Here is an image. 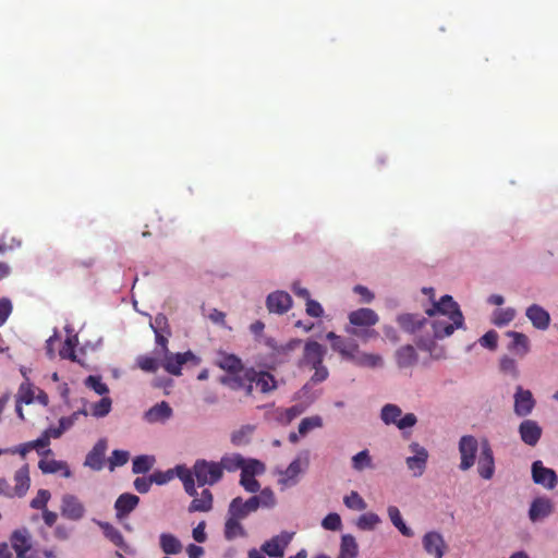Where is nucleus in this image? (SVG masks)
<instances>
[{"mask_svg": "<svg viewBox=\"0 0 558 558\" xmlns=\"http://www.w3.org/2000/svg\"><path fill=\"white\" fill-rule=\"evenodd\" d=\"M427 319L418 314H402L397 318L400 327L409 332L416 335V345L429 352V354L439 359L444 356V350H437L435 340L449 337L458 328L464 325H457V319H448L438 315L429 316Z\"/></svg>", "mask_w": 558, "mask_h": 558, "instance_id": "1", "label": "nucleus"}, {"mask_svg": "<svg viewBox=\"0 0 558 558\" xmlns=\"http://www.w3.org/2000/svg\"><path fill=\"white\" fill-rule=\"evenodd\" d=\"M194 474L198 486H213L223 477L220 464L216 461H208L205 459H198L195 461Z\"/></svg>", "mask_w": 558, "mask_h": 558, "instance_id": "2", "label": "nucleus"}, {"mask_svg": "<svg viewBox=\"0 0 558 558\" xmlns=\"http://www.w3.org/2000/svg\"><path fill=\"white\" fill-rule=\"evenodd\" d=\"M428 316H441L448 319H457V325H464V317L458 303L451 295H444L438 302H434L432 307L426 310Z\"/></svg>", "mask_w": 558, "mask_h": 558, "instance_id": "3", "label": "nucleus"}, {"mask_svg": "<svg viewBox=\"0 0 558 558\" xmlns=\"http://www.w3.org/2000/svg\"><path fill=\"white\" fill-rule=\"evenodd\" d=\"M402 410L400 407L387 403L381 408L380 418L386 425H396L399 429L404 430L405 428L413 427L417 417L413 413H408L400 418Z\"/></svg>", "mask_w": 558, "mask_h": 558, "instance_id": "4", "label": "nucleus"}, {"mask_svg": "<svg viewBox=\"0 0 558 558\" xmlns=\"http://www.w3.org/2000/svg\"><path fill=\"white\" fill-rule=\"evenodd\" d=\"M219 381L231 390L243 391L245 397L253 396L254 377L250 374V368L233 375L221 376Z\"/></svg>", "mask_w": 558, "mask_h": 558, "instance_id": "5", "label": "nucleus"}, {"mask_svg": "<svg viewBox=\"0 0 558 558\" xmlns=\"http://www.w3.org/2000/svg\"><path fill=\"white\" fill-rule=\"evenodd\" d=\"M478 450V441L472 435L462 436L459 440V452L461 457L460 470L466 471L471 469L476 459V452Z\"/></svg>", "mask_w": 558, "mask_h": 558, "instance_id": "6", "label": "nucleus"}, {"mask_svg": "<svg viewBox=\"0 0 558 558\" xmlns=\"http://www.w3.org/2000/svg\"><path fill=\"white\" fill-rule=\"evenodd\" d=\"M478 475L484 480L493 478L495 474V458L487 439L481 441V452L477 461Z\"/></svg>", "mask_w": 558, "mask_h": 558, "instance_id": "7", "label": "nucleus"}, {"mask_svg": "<svg viewBox=\"0 0 558 558\" xmlns=\"http://www.w3.org/2000/svg\"><path fill=\"white\" fill-rule=\"evenodd\" d=\"M409 449L413 456L405 459L407 466L414 476H421L426 469L428 451L418 442L410 444Z\"/></svg>", "mask_w": 558, "mask_h": 558, "instance_id": "8", "label": "nucleus"}, {"mask_svg": "<svg viewBox=\"0 0 558 558\" xmlns=\"http://www.w3.org/2000/svg\"><path fill=\"white\" fill-rule=\"evenodd\" d=\"M293 534L282 532L266 541L262 545V551L271 558H283L284 550L292 541Z\"/></svg>", "mask_w": 558, "mask_h": 558, "instance_id": "9", "label": "nucleus"}, {"mask_svg": "<svg viewBox=\"0 0 558 558\" xmlns=\"http://www.w3.org/2000/svg\"><path fill=\"white\" fill-rule=\"evenodd\" d=\"M326 349L317 341H307L304 345L302 359L299 362L300 367H316L323 363Z\"/></svg>", "mask_w": 558, "mask_h": 558, "instance_id": "10", "label": "nucleus"}, {"mask_svg": "<svg viewBox=\"0 0 558 558\" xmlns=\"http://www.w3.org/2000/svg\"><path fill=\"white\" fill-rule=\"evenodd\" d=\"M532 478L537 485L547 489H554L557 486L558 477L553 469L544 466L543 462L537 460L532 463Z\"/></svg>", "mask_w": 558, "mask_h": 558, "instance_id": "11", "label": "nucleus"}, {"mask_svg": "<svg viewBox=\"0 0 558 558\" xmlns=\"http://www.w3.org/2000/svg\"><path fill=\"white\" fill-rule=\"evenodd\" d=\"M535 399L530 390H525L521 386L517 387L513 411L518 416L525 417L530 415L535 408Z\"/></svg>", "mask_w": 558, "mask_h": 558, "instance_id": "12", "label": "nucleus"}, {"mask_svg": "<svg viewBox=\"0 0 558 558\" xmlns=\"http://www.w3.org/2000/svg\"><path fill=\"white\" fill-rule=\"evenodd\" d=\"M518 433L525 445L535 447L543 435V428L536 421L527 418L520 423Z\"/></svg>", "mask_w": 558, "mask_h": 558, "instance_id": "13", "label": "nucleus"}, {"mask_svg": "<svg viewBox=\"0 0 558 558\" xmlns=\"http://www.w3.org/2000/svg\"><path fill=\"white\" fill-rule=\"evenodd\" d=\"M422 544L424 550L434 558H442L447 549L442 535L436 531L427 532L422 538Z\"/></svg>", "mask_w": 558, "mask_h": 558, "instance_id": "14", "label": "nucleus"}, {"mask_svg": "<svg viewBox=\"0 0 558 558\" xmlns=\"http://www.w3.org/2000/svg\"><path fill=\"white\" fill-rule=\"evenodd\" d=\"M61 514L69 520L78 521L85 515V507L76 496L65 494L61 501Z\"/></svg>", "mask_w": 558, "mask_h": 558, "instance_id": "15", "label": "nucleus"}, {"mask_svg": "<svg viewBox=\"0 0 558 558\" xmlns=\"http://www.w3.org/2000/svg\"><path fill=\"white\" fill-rule=\"evenodd\" d=\"M327 340L330 341L331 349L338 352L342 359L349 361L354 352H357V343L352 339H345L341 336L336 335L333 331H329L326 335Z\"/></svg>", "mask_w": 558, "mask_h": 558, "instance_id": "16", "label": "nucleus"}, {"mask_svg": "<svg viewBox=\"0 0 558 558\" xmlns=\"http://www.w3.org/2000/svg\"><path fill=\"white\" fill-rule=\"evenodd\" d=\"M348 318L350 324L353 326L352 328L373 327L379 320L377 313L374 310L367 307L352 311Z\"/></svg>", "mask_w": 558, "mask_h": 558, "instance_id": "17", "label": "nucleus"}, {"mask_svg": "<svg viewBox=\"0 0 558 558\" xmlns=\"http://www.w3.org/2000/svg\"><path fill=\"white\" fill-rule=\"evenodd\" d=\"M11 546L19 558H26L32 548V535L27 529L15 530L10 537Z\"/></svg>", "mask_w": 558, "mask_h": 558, "instance_id": "18", "label": "nucleus"}, {"mask_svg": "<svg viewBox=\"0 0 558 558\" xmlns=\"http://www.w3.org/2000/svg\"><path fill=\"white\" fill-rule=\"evenodd\" d=\"M267 308L270 313L284 314L292 306V299L284 291H276L267 296Z\"/></svg>", "mask_w": 558, "mask_h": 558, "instance_id": "19", "label": "nucleus"}, {"mask_svg": "<svg viewBox=\"0 0 558 558\" xmlns=\"http://www.w3.org/2000/svg\"><path fill=\"white\" fill-rule=\"evenodd\" d=\"M163 368L171 375L179 376L181 375L182 365L185 364L189 360H191L194 355L192 352L187 351L185 353H177L172 354L168 352L162 355Z\"/></svg>", "mask_w": 558, "mask_h": 558, "instance_id": "20", "label": "nucleus"}, {"mask_svg": "<svg viewBox=\"0 0 558 558\" xmlns=\"http://www.w3.org/2000/svg\"><path fill=\"white\" fill-rule=\"evenodd\" d=\"M553 510L554 504L549 498L537 497L530 506L529 518L532 522H536L550 515Z\"/></svg>", "mask_w": 558, "mask_h": 558, "instance_id": "21", "label": "nucleus"}, {"mask_svg": "<svg viewBox=\"0 0 558 558\" xmlns=\"http://www.w3.org/2000/svg\"><path fill=\"white\" fill-rule=\"evenodd\" d=\"M257 509V498L252 496L244 501L241 497H235L229 504L228 513H234L235 517L245 519L250 513L255 512Z\"/></svg>", "mask_w": 558, "mask_h": 558, "instance_id": "22", "label": "nucleus"}, {"mask_svg": "<svg viewBox=\"0 0 558 558\" xmlns=\"http://www.w3.org/2000/svg\"><path fill=\"white\" fill-rule=\"evenodd\" d=\"M107 450V441L99 439L87 453L84 464L92 470L100 471L104 468V459Z\"/></svg>", "mask_w": 558, "mask_h": 558, "instance_id": "23", "label": "nucleus"}, {"mask_svg": "<svg viewBox=\"0 0 558 558\" xmlns=\"http://www.w3.org/2000/svg\"><path fill=\"white\" fill-rule=\"evenodd\" d=\"M250 374L254 377V387L262 393L266 395L277 389V380L270 373L251 367Z\"/></svg>", "mask_w": 558, "mask_h": 558, "instance_id": "24", "label": "nucleus"}, {"mask_svg": "<svg viewBox=\"0 0 558 558\" xmlns=\"http://www.w3.org/2000/svg\"><path fill=\"white\" fill-rule=\"evenodd\" d=\"M512 341L508 344V350L519 357H524L531 350L530 339L526 335L518 331H507Z\"/></svg>", "mask_w": 558, "mask_h": 558, "instance_id": "25", "label": "nucleus"}, {"mask_svg": "<svg viewBox=\"0 0 558 558\" xmlns=\"http://www.w3.org/2000/svg\"><path fill=\"white\" fill-rule=\"evenodd\" d=\"M525 315L536 329L546 330L549 327L550 315L542 306L532 304L526 308Z\"/></svg>", "mask_w": 558, "mask_h": 558, "instance_id": "26", "label": "nucleus"}, {"mask_svg": "<svg viewBox=\"0 0 558 558\" xmlns=\"http://www.w3.org/2000/svg\"><path fill=\"white\" fill-rule=\"evenodd\" d=\"M349 361L359 367L377 368L384 365L381 355L362 352L359 347L357 352H354Z\"/></svg>", "mask_w": 558, "mask_h": 558, "instance_id": "27", "label": "nucleus"}, {"mask_svg": "<svg viewBox=\"0 0 558 558\" xmlns=\"http://www.w3.org/2000/svg\"><path fill=\"white\" fill-rule=\"evenodd\" d=\"M243 518L235 517L234 513H228L225 522L223 535L227 541H233L236 537H245L246 531L241 524Z\"/></svg>", "mask_w": 558, "mask_h": 558, "instance_id": "28", "label": "nucleus"}, {"mask_svg": "<svg viewBox=\"0 0 558 558\" xmlns=\"http://www.w3.org/2000/svg\"><path fill=\"white\" fill-rule=\"evenodd\" d=\"M172 413L173 411L169 403L161 401L146 411L144 417L148 423L165 422L172 416Z\"/></svg>", "mask_w": 558, "mask_h": 558, "instance_id": "29", "label": "nucleus"}, {"mask_svg": "<svg viewBox=\"0 0 558 558\" xmlns=\"http://www.w3.org/2000/svg\"><path fill=\"white\" fill-rule=\"evenodd\" d=\"M140 502L136 495L124 493L118 497L114 504L118 518H124L132 512Z\"/></svg>", "mask_w": 558, "mask_h": 558, "instance_id": "30", "label": "nucleus"}, {"mask_svg": "<svg viewBox=\"0 0 558 558\" xmlns=\"http://www.w3.org/2000/svg\"><path fill=\"white\" fill-rule=\"evenodd\" d=\"M13 496L23 497L29 489L31 478L28 464H24L14 474Z\"/></svg>", "mask_w": 558, "mask_h": 558, "instance_id": "31", "label": "nucleus"}, {"mask_svg": "<svg viewBox=\"0 0 558 558\" xmlns=\"http://www.w3.org/2000/svg\"><path fill=\"white\" fill-rule=\"evenodd\" d=\"M98 524L101 527L104 535L110 542H112L117 547L121 548L126 554L132 553L130 546L125 543L123 535L117 527L108 522H99Z\"/></svg>", "mask_w": 558, "mask_h": 558, "instance_id": "32", "label": "nucleus"}, {"mask_svg": "<svg viewBox=\"0 0 558 558\" xmlns=\"http://www.w3.org/2000/svg\"><path fill=\"white\" fill-rule=\"evenodd\" d=\"M38 468L40 469V471L44 473V474H53V473H58V472H62V476L64 477H71L72 475V472L68 465L66 462L64 461H59V460H46V459H41L38 463Z\"/></svg>", "mask_w": 558, "mask_h": 558, "instance_id": "33", "label": "nucleus"}, {"mask_svg": "<svg viewBox=\"0 0 558 558\" xmlns=\"http://www.w3.org/2000/svg\"><path fill=\"white\" fill-rule=\"evenodd\" d=\"M396 361L400 368L413 366L417 362V353L411 344L403 345L396 351Z\"/></svg>", "mask_w": 558, "mask_h": 558, "instance_id": "34", "label": "nucleus"}, {"mask_svg": "<svg viewBox=\"0 0 558 558\" xmlns=\"http://www.w3.org/2000/svg\"><path fill=\"white\" fill-rule=\"evenodd\" d=\"M194 499L189 506V512H207L213 508V494L209 489H204L201 497L193 496Z\"/></svg>", "mask_w": 558, "mask_h": 558, "instance_id": "35", "label": "nucleus"}, {"mask_svg": "<svg viewBox=\"0 0 558 558\" xmlns=\"http://www.w3.org/2000/svg\"><path fill=\"white\" fill-rule=\"evenodd\" d=\"M217 365L233 375L244 369L242 361L234 354H221L217 361Z\"/></svg>", "mask_w": 558, "mask_h": 558, "instance_id": "36", "label": "nucleus"}, {"mask_svg": "<svg viewBox=\"0 0 558 558\" xmlns=\"http://www.w3.org/2000/svg\"><path fill=\"white\" fill-rule=\"evenodd\" d=\"M161 550L167 555H177L182 551V544L178 537L171 533H161L159 536Z\"/></svg>", "mask_w": 558, "mask_h": 558, "instance_id": "37", "label": "nucleus"}, {"mask_svg": "<svg viewBox=\"0 0 558 558\" xmlns=\"http://www.w3.org/2000/svg\"><path fill=\"white\" fill-rule=\"evenodd\" d=\"M177 475L182 481L186 494L190 496H196L197 490L195 488L196 478L194 474V466L192 469L178 466Z\"/></svg>", "mask_w": 558, "mask_h": 558, "instance_id": "38", "label": "nucleus"}, {"mask_svg": "<svg viewBox=\"0 0 558 558\" xmlns=\"http://www.w3.org/2000/svg\"><path fill=\"white\" fill-rule=\"evenodd\" d=\"M388 517L391 523L395 525L398 531L407 537L413 536V531L404 523L401 512L396 506H389L387 509Z\"/></svg>", "mask_w": 558, "mask_h": 558, "instance_id": "39", "label": "nucleus"}, {"mask_svg": "<svg viewBox=\"0 0 558 558\" xmlns=\"http://www.w3.org/2000/svg\"><path fill=\"white\" fill-rule=\"evenodd\" d=\"M359 553L357 543L353 535L345 534L341 538L340 553L337 558H356Z\"/></svg>", "mask_w": 558, "mask_h": 558, "instance_id": "40", "label": "nucleus"}, {"mask_svg": "<svg viewBox=\"0 0 558 558\" xmlns=\"http://www.w3.org/2000/svg\"><path fill=\"white\" fill-rule=\"evenodd\" d=\"M244 458L240 453H231L225 454L218 464H220L221 473L223 474V471L235 472L241 470Z\"/></svg>", "mask_w": 558, "mask_h": 558, "instance_id": "41", "label": "nucleus"}, {"mask_svg": "<svg viewBox=\"0 0 558 558\" xmlns=\"http://www.w3.org/2000/svg\"><path fill=\"white\" fill-rule=\"evenodd\" d=\"M255 430V426L247 424L241 426L239 429L234 430L231 434V442L234 446H244L247 445L251 440V437Z\"/></svg>", "mask_w": 558, "mask_h": 558, "instance_id": "42", "label": "nucleus"}, {"mask_svg": "<svg viewBox=\"0 0 558 558\" xmlns=\"http://www.w3.org/2000/svg\"><path fill=\"white\" fill-rule=\"evenodd\" d=\"M352 468L355 471H363L365 469H372L373 468V461L372 457L369 454V451L367 449L360 451L355 456L352 457Z\"/></svg>", "mask_w": 558, "mask_h": 558, "instance_id": "43", "label": "nucleus"}, {"mask_svg": "<svg viewBox=\"0 0 558 558\" xmlns=\"http://www.w3.org/2000/svg\"><path fill=\"white\" fill-rule=\"evenodd\" d=\"M265 471V464L256 459H244L243 465L241 466V474L251 476L260 475Z\"/></svg>", "mask_w": 558, "mask_h": 558, "instance_id": "44", "label": "nucleus"}, {"mask_svg": "<svg viewBox=\"0 0 558 558\" xmlns=\"http://www.w3.org/2000/svg\"><path fill=\"white\" fill-rule=\"evenodd\" d=\"M381 522L378 514L374 512H367L362 514L356 522V526L362 531L374 530Z\"/></svg>", "mask_w": 558, "mask_h": 558, "instance_id": "45", "label": "nucleus"}, {"mask_svg": "<svg viewBox=\"0 0 558 558\" xmlns=\"http://www.w3.org/2000/svg\"><path fill=\"white\" fill-rule=\"evenodd\" d=\"M112 408L111 398L104 396L98 402L92 405L90 414L95 417H105L108 415Z\"/></svg>", "mask_w": 558, "mask_h": 558, "instance_id": "46", "label": "nucleus"}, {"mask_svg": "<svg viewBox=\"0 0 558 558\" xmlns=\"http://www.w3.org/2000/svg\"><path fill=\"white\" fill-rule=\"evenodd\" d=\"M84 385L94 390L99 396H106L109 392L107 384H105L100 376L89 375L85 378Z\"/></svg>", "mask_w": 558, "mask_h": 558, "instance_id": "47", "label": "nucleus"}, {"mask_svg": "<svg viewBox=\"0 0 558 558\" xmlns=\"http://www.w3.org/2000/svg\"><path fill=\"white\" fill-rule=\"evenodd\" d=\"M154 463V457L138 456L133 460L132 471L135 474L146 473L153 468Z\"/></svg>", "mask_w": 558, "mask_h": 558, "instance_id": "48", "label": "nucleus"}, {"mask_svg": "<svg viewBox=\"0 0 558 558\" xmlns=\"http://www.w3.org/2000/svg\"><path fill=\"white\" fill-rule=\"evenodd\" d=\"M345 331L349 335L354 336L364 342H367L368 340L375 339L378 337V332L375 329H372L371 327H359V328L347 327Z\"/></svg>", "mask_w": 558, "mask_h": 558, "instance_id": "49", "label": "nucleus"}, {"mask_svg": "<svg viewBox=\"0 0 558 558\" xmlns=\"http://www.w3.org/2000/svg\"><path fill=\"white\" fill-rule=\"evenodd\" d=\"M343 502L344 505L349 508V509H352V510H359V511H362V510H365L367 505L366 502L364 501V499L359 495L357 492H351L349 495H347L344 498H343Z\"/></svg>", "mask_w": 558, "mask_h": 558, "instance_id": "50", "label": "nucleus"}, {"mask_svg": "<svg viewBox=\"0 0 558 558\" xmlns=\"http://www.w3.org/2000/svg\"><path fill=\"white\" fill-rule=\"evenodd\" d=\"M499 366H500V371L504 374L510 375L513 378H518L519 377L518 365H517V362H515V360L513 357H510L508 355H504L500 359V365Z\"/></svg>", "mask_w": 558, "mask_h": 558, "instance_id": "51", "label": "nucleus"}, {"mask_svg": "<svg viewBox=\"0 0 558 558\" xmlns=\"http://www.w3.org/2000/svg\"><path fill=\"white\" fill-rule=\"evenodd\" d=\"M322 426H323V420L320 416L315 415V416L305 417L299 424V433L301 435H305L310 430L317 428V427H322Z\"/></svg>", "mask_w": 558, "mask_h": 558, "instance_id": "52", "label": "nucleus"}, {"mask_svg": "<svg viewBox=\"0 0 558 558\" xmlns=\"http://www.w3.org/2000/svg\"><path fill=\"white\" fill-rule=\"evenodd\" d=\"M136 364L142 371L147 373H155L159 367L157 359L148 355H140L136 359Z\"/></svg>", "mask_w": 558, "mask_h": 558, "instance_id": "53", "label": "nucleus"}, {"mask_svg": "<svg viewBox=\"0 0 558 558\" xmlns=\"http://www.w3.org/2000/svg\"><path fill=\"white\" fill-rule=\"evenodd\" d=\"M253 497L257 498L258 508H272L276 505V497L270 488H264L260 490L259 495H255Z\"/></svg>", "mask_w": 558, "mask_h": 558, "instance_id": "54", "label": "nucleus"}, {"mask_svg": "<svg viewBox=\"0 0 558 558\" xmlns=\"http://www.w3.org/2000/svg\"><path fill=\"white\" fill-rule=\"evenodd\" d=\"M268 345L279 355H288L291 351H293L298 345L301 344L300 339H292L286 344L277 345L274 340H269Z\"/></svg>", "mask_w": 558, "mask_h": 558, "instance_id": "55", "label": "nucleus"}, {"mask_svg": "<svg viewBox=\"0 0 558 558\" xmlns=\"http://www.w3.org/2000/svg\"><path fill=\"white\" fill-rule=\"evenodd\" d=\"M515 316L513 308L498 310L494 313V324L497 326H505L509 324Z\"/></svg>", "mask_w": 558, "mask_h": 558, "instance_id": "56", "label": "nucleus"}, {"mask_svg": "<svg viewBox=\"0 0 558 558\" xmlns=\"http://www.w3.org/2000/svg\"><path fill=\"white\" fill-rule=\"evenodd\" d=\"M130 458V453L125 450H113L109 458V469L112 471L117 466L124 465Z\"/></svg>", "mask_w": 558, "mask_h": 558, "instance_id": "57", "label": "nucleus"}, {"mask_svg": "<svg viewBox=\"0 0 558 558\" xmlns=\"http://www.w3.org/2000/svg\"><path fill=\"white\" fill-rule=\"evenodd\" d=\"M50 492L47 489H39L37 495L32 499L31 507L33 509L43 510L47 508V504L50 499Z\"/></svg>", "mask_w": 558, "mask_h": 558, "instance_id": "58", "label": "nucleus"}, {"mask_svg": "<svg viewBox=\"0 0 558 558\" xmlns=\"http://www.w3.org/2000/svg\"><path fill=\"white\" fill-rule=\"evenodd\" d=\"M322 525L325 530L338 531L341 527V518L338 513H329L323 519Z\"/></svg>", "mask_w": 558, "mask_h": 558, "instance_id": "59", "label": "nucleus"}, {"mask_svg": "<svg viewBox=\"0 0 558 558\" xmlns=\"http://www.w3.org/2000/svg\"><path fill=\"white\" fill-rule=\"evenodd\" d=\"M150 327L154 332L165 331L167 335H171L168 318L163 314H158L154 322H150Z\"/></svg>", "mask_w": 558, "mask_h": 558, "instance_id": "60", "label": "nucleus"}, {"mask_svg": "<svg viewBox=\"0 0 558 558\" xmlns=\"http://www.w3.org/2000/svg\"><path fill=\"white\" fill-rule=\"evenodd\" d=\"M240 484L243 486V488L248 493H257L260 488V485L258 481L255 478V476L241 474Z\"/></svg>", "mask_w": 558, "mask_h": 558, "instance_id": "61", "label": "nucleus"}, {"mask_svg": "<svg viewBox=\"0 0 558 558\" xmlns=\"http://www.w3.org/2000/svg\"><path fill=\"white\" fill-rule=\"evenodd\" d=\"M301 472V464L300 461L296 459L292 461L289 466L286 469V471L282 473L284 475V478L281 481L287 484L289 481L294 480Z\"/></svg>", "mask_w": 558, "mask_h": 558, "instance_id": "62", "label": "nucleus"}, {"mask_svg": "<svg viewBox=\"0 0 558 558\" xmlns=\"http://www.w3.org/2000/svg\"><path fill=\"white\" fill-rule=\"evenodd\" d=\"M75 343L73 342V340L71 338H68L62 348L60 349V356L62 359H69L71 361H76V354H75Z\"/></svg>", "mask_w": 558, "mask_h": 558, "instance_id": "63", "label": "nucleus"}, {"mask_svg": "<svg viewBox=\"0 0 558 558\" xmlns=\"http://www.w3.org/2000/svg\"><path fill=\"white\" fill-rule=\"evenodd\" d=\"M497 341H498V333L495 330L487 331L481 339L480 343L489 349V350H496L497 348Z\"/></svg>", "mask_w": 558, "mask_h": 558, "instance_id": "64", "label": "nucleus"}]
</instances>
